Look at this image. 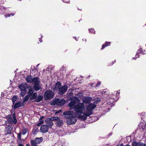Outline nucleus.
<instances>
[{"label":"nucleus","instance_id":"f257e3e1","mask_svg":"<svg viewBox=\"0 0 146 146\" xmlns=\"http://www.w3.org/2000/svg\"><path fill=\"white\" fill-rule=\"evenodd\" d=\"M64 115H65L64 117L67 119L66 122L69 125L75 123L77 119L76 116L74 115V112L73 111H68L63 113Z\"/></svg>","mask_w":146,"mask_h":146},{"label":"nucleus","instance_id":"f03ea898","mask_svg":"<svg viewBox=\"0 0 146 146\" xmlns=\"http://www.w3.org/2000/svg\"><path fill=\"white\" fill-rule=\"evenodd\" d=\"M74 108L76 114H82L85 110L84 104L83 103H78L74 106Z\"/></svg>","mask_w":146,"mask_h":146},{"label":"nucleus","instance_id":"7ed1b4c3","mask_svg":"<svg viewBox=\"0 0 146 146\" xmlns=\"http://www.w3.org/2000/svg\"><path fill=\"white\" fill-rule=\"evenodd\" d=\"M66 102V101L64 99H60L59 98L55 99L54 100H53L51 102V105H56L58 106H62L64 105Z\"/></svg>","mask_w":146,"mask_h":146},{"label":"nucleus","instance_id":"20e7f679","mask_svg":"<svg viewBox=\"0 0 146 146\" xmlns=\"http://www.w3.org/2000/svg\"><path fill=\"white\" fill-rule=\"evenodd\" d=\"M12 118L11 117V115L9 114L6 116L7 120V121L9 123L11 124L14 123L16 124L17 122V121L16 118V114L15 112L12 115Z\"/></svg>","mask_w":146,"mask_h":146},{"label":"nucleus","instance_id":"39448f33","mask_svg":"<svg viewBox=\"0 0 146 146\" xmlns=\"http://www.w3.org/2000/svg\"><path fill=\"white\" fill-rule=\"evenodd\" d=\"M54 95V93L51 90H47L44 94V98L45 100H50L53 98Z\"/></svg>","mask_w":146,"mask_h":146},{"label":"nucleus","instance_id":"423d86ee","mask_svg":"<svg viewBox=\"0 0 146 146\" xmlns=\"http://www.w3.org/2000/svg\"><path fill=\"white\" fill-rule=\"evenodd\" d=\"M43 140V138L41 137L40 138L36 137L34 140H31L30 143L31 146H38L37 144H39Z\"/></svg>","mask_w":146,"mask_h":146},{"label":"nucleus","instance_id":"0eeeda50","mask_svg":"<svg viewBox=\"0 0 146 146\" xmlns=\"http://www.w3.org/2000/svg\"><path fill=\"white\" fill-rule=\"evenodd\" d=\"M68 86L66 84L62 86L58 91V93L60 95L64 94L67 90Z\"/></svg>","mask_w":146,"mask_h":146},{"label":"nucleus","instance_id":"6e6552de","mask_svg":"<svg viewBox=\"0 0 146 146\" xmlns=\"http://www.w3.org/2000/svg\"><path fill=\"white\" fill-rule=\"evenodd\" d=\"M54 120L55 121V124L57 127H61L63 125V122L62 119H60L58 117H54Z\"/></svg>","mask_w":146,"mask_h":146},{"label":"nucleus","instance_id":"1a4fd4ad","mask_svg":"<svg viewBox=\"0 0 146 146\" xmlns=\"http://www.w3.org/2000/svg\"><path fill=\"white\" fill-rule=\"evenodd\" d=\"M25 106V104L22 103L21 101H19L15 103L14 104L12 105V110L14 109L15 111V110L20 107H22Z\"/></svg>","mask_w":146,"mask_h":146},{"label":"nucleus","instance_id":"9d476101","mask_svg":"<svg viewBox=\"0 0 146 146\" xmlns=\"http://www.w3.org/2000/svg\"><path fill=\"white\" fill-rule=\"evenodd\" d=\"M19 87L21 90V95L24 96L26 94L27 92V87L23 84H21L19 86Z\"/></svg>","mask_w":146,"mask_h":146},{"label":"nucleus","instance_id":"9b49d317","mask_svg":"<svg viewBox=\"0 0 146 146\" xmlns=\"http://www.w3.org/2000/svg\"><path fill=\"white\" fill-rule=\"evenodd\" d=\"M54 117L50 118H46L45 120V121L46 122V123L49 127L51 128L53 125V123L52 121H54Z\"/></svg>","mask_w":146,"mask_h":146},{"label":"nucleus","instance_id":"f8f14e48","mask_svg":"<svg viewBox=\"0 0 146 146\" xmlns=\"http://www.w3.org/2000/svg\"><path fill=\"white\" fill-rule=\"evenodd\" d=\"M49 128V127L48 125H43L40 127V130L42 133H45L48 131Z\"/></svg>","mask_w":146,"mask_h":146},{"label":"nucleus","instance_id":"ddd939ff","mask_svg":"<svg viewBox=\"0 0 146 146\" xmlns=\"http://www.w3.org/2000/svg\"><path fill=\"white\" fill-rule=\"evenodd\" d=\"M13 129L12 125H9L5 127V132L7 134H10Z\"/></svg>","mask_w":146,"mask_h":146},{"label":"nucleus","instance_id":"4468645a","mask_svg":"<svg viewBox=\"0 0 146 146\" xmlns=\"http://www.w3.org/2000/svg\"><path fill=\"white\" fill-rule=\"evenodd\" d=\"M96 107V105L93 103H90L86 107L87 111H92V110H94Z\"/></svg>","mask_w":146,"mask_h":146},{"label":"nucleus","instance_id":"2eb2a0df","mask_svg":"<svg viewBox=\"0 0 146 146\" xmlns=\"http://www.w3.org/2000/svg\"><path fill=\"white\" fill-rule=\"evenodd\" d=\"M61 86V84L60 82H57L56 84L54 87L53 88V91H54L57 90L58 91Z\"/></svg>","mask_w":146,"mask_h":146},{"label":"nucleus","instance_id":"dca6fc26","mask_svg":"<svg viewBox=\"0 0 146 146\" xmlns=\"http://www.w3.org/2000/svg\"><path fill=\"white\" fill-rule=\"evenodd\" d=\"M43 96L41 95H39L37 96L36 98L33 100V102H39L43 99Z\"/></svg>","mask_w":146,"mask_h":146},{"label":"nucleus","instance_id":"f3484780","mask_svg":"<svg viewBox=\"0 0 146 146\" xmlns=\"http://www.w3.org/2000/svg\"><path fill=\"white\" fill-rule=\"evenodd\" d=\"M116 102V100L114 97H110L108 100H107V103L109 105L113 104V103Z\"/></svg>","mask_w":146,"mask_h":146},{"label":"nucleus","instance_id":"a211bd4d","mask_svg":"<svg viewBox=\"0 0 146 146\" xmlns=\"http://www.w3.org/2000/svg\"><path fill=\"white\" fill-rule=\"evenodd\" d=\"M132 146H146L145 144L142 143L140 142L134 141L133 143Z\"/></svg>","mask_w":146,"mask_h":146},{"label":"nucleus","instance_id":"6ab92c4d","mask_svg":"<svg viewBox=\"0 0 146 146\" xmlns=\"http://www.w3.org/2000/svg\"><path fill=\"white\" fill-rule=\"evenodd\" d=\"M92 98L89 96L84 97L83 99L84 103H87L90 102L92 100Z\"/></svg>","mask_w":146,"mask_h":146},{"label":"nucleus","instance_id":"aec40b11","mask_svg":"<svg viewBox=\"0 0 146 146\" xmlns=\"http://www.w3.org/2000/svg\"><path fill=\"white\" fill-rule=\"evenodd\" d=\"M111 42H105L103 44L102 46V47L101 48V50L103 49L105 47L110 45Z\"/></svg>","mask_w":146,"mask_h":146},{"label":"nucleus","instance_id":"412c9836","mask_svg":"<svg viewBox=\"0 0 146 146\" xmlns=\"http://www.w3.org/2000/svg\"><path fill=\"white\" fill-rule=\"evenodd\" d=\"M33 88L36 91H38L40 89L41 87L39 84H35L33 86Z\"/></svg>","mask_w":146,"mask_h":146},{"label":"nucleus","instance_id":"4be33fe9","mask_svg":"<svg viewBox=\"0 0 146 146\" xmlns=\"http://www.w3.org/2000/svg\"><path fill=\"white\" fill-rule=\"evenodd\" d=\"M21 132L17 134V142L18 143H21L22 142V139H21Z\"/></svg>","mask_w":146,"mask_h":146},{"label":"nucleus","instance_id":"5701e85b","mask_svg":"<svg viewBox=\"0 0 146 146\" xmlns=\"http://www.w3.org/2000/svg\"><path fill=\"white\" fill-rule=\"evenodd\" d=\"M33 79L31 78V75H29L27 76L26 80L27 83H31L33 82Z\"/></svg>","mask_w":146,"mask_h":146},{"label":"nucleus","instance_id":"b1692460","mask_svg":"<svg viewBox=\"0 0 146 146\" xmlns=\"http://www.w3.org/2000/svg\"><path fill=\"white\" fill-rule=\"evenodd\" d=\"M39 127L36 125L33 128V131L34 134H36V133L39 131V130L38 129Z\"/></svg>","mask_w":146,"mask_h":146},{"label":"nucleus","instance_id":"393cba45","mask_svg":"<svg viewBox=\"0 0 146 146\" xmlns=\"http://www.w3.org/2000/svg\"><path fill=\"white\" fill-rule=\"evenodd\" d=\"M33 82L35 83V84H40V82L39 80V78L36 77L33 79Z\"/></svg>","mask_w":146,"mask_h":146},{"label":"nucleus","instance_id":"a878e982","mask_svg":"<svg viewBox=\"0 0 146 146\" xmlns=\"http://www.w3.org/2000/svg\"><path fill=\"white\" fill-rule=\"evenodd\" d=\"M37 96V93L36 92H35L33 93L31 96L30 98V100H33L35 99Z\"/></svg>","mask_w":146,"mask_h":146},{"label":"nucleus","instance_id":"bb28decb","mask_svg":"<svg viewBox=\"0 0 146 146\" xmlns=\"http://www.w3.org/2000/svg\"><path fill=\"white\" fill-rule=\"evenodd\" d=\"M87 111L83 113V115H86V117L89 116L90 115L92 114L93 111Z\"/></svg>","mask_w":146,"mask_h":146},{"label":"nucleus","instance_id":"cd10ccee","mask_svg":"<svg viewBox=\"0 0 146 146\" xmlns=\"http://www.w3.org/2000/svg\"><path fill=\"white\" fill-rule=\"evenodd\" d=\"M76 101L74 100L71 101V102L69 104L68 106L70 107H74L76 104Z\"/></svg>","mask_w":146,"mask_h":146},{"label":"nucleus","instance_id":"c85d7f7f","mask_svg":"<svg viewBox=\"0 0 146 146\" xmlns=\"http://www.w3.org/2000/svg\"><path fill=\"white\" fill-rule=\"evenodd\" d=\"M143 123V122L141 123L140 125H139V127H140L139 129L141 131H143L144 130V129L145 127V124L143 125H141V124Z\"/></svg>","mask_w":146,"mask_h":146},{"label":"nucleus","instance_id":"c756f323","mask_svg":"<svg viewBox=\"0 0 146 146\" xmlns=\"http://www.w3.org/2000/svg\"><path fill=\"white\" fill-rule=\"evenodd\" d=\"M13 102V104L14 105L15 104V102L17 100V97L16 96H14L11 99Z\"/></svg>","mask_w":146,"mask_h":146},{"label":"nucleus","instance_id":"7c9ffc66","mask_svg":"<svg viewBox=\"0 0 146 146\" xmlns=\"http://www.w3.org/2000/svg\"><path fill=\"white\" fill-rule=\"evenodd\" d=\"M30 96L29 95H26L24 97V99L23 100V103H24L25 102L29 100V97Z\"/></svg>","mask_w":146,"mask_h":146},{"label":"nucleus","instance_id":"2f4dec72","mask_svg":"<svg viewBox=\"0 0 146 146\" xmlns=\"http://www.w3.org/2000/svg\"><path fill=\"white\" fill-rule=\"evenodd\" d=\"M34 91L32 89H29L28 92V95H29L30 96H31L32 94L33 93Z\"/></svg>","mask_w":146,"mask_h":146},{"label":"nucleus","instance_id":"473e14b6","mask_svg":"<svg viewBox=\"0 0 146 146\" xmlns=\"http://www.w3.org/2000/svg\"><path fill=\"white\" fill-rule=\"evenodd\" d=\"M27 131V129L25 128H24L22 129V133H22L23 135H25Z\"/></svg>","mask_w":146,"mask_h":146},{"label":"nucleus","instance_id":"72a5a7b5","mask_svg":"<svg viewBox=\"0 0 146 146\" xmlns=\"http://www.w3.org/2000/svg\"><path fill=\"white\" fill-rule=\"evenodd\" d=\"M89 31L90 33H92L93 34L95 33V31L94 29L93 28H92L91 29H89Z\"/></svg>","mask_w":146,"mask_h":146},{"label":"nucleus","instance_id":"f704fd0d","mask_svg":"<svg viewBox=\"0 0 146 146\" xmlns=\"http://www.w3.org/2000/svg\"><path fill=\"white\" fill-rule=\"evenodd\" d=\"M79 117L80 118H82L84 120H86L87 119V117L86 115H80Z\"/></svg>","mask_w":146,"mask_h":146},{"label":"nucleus","instance_id":"c9c22d12","mask_svg":"<svg viewBox=\"0 0 146 146\" xmlns=\"http://www.w3.org/2000/svg\"><path fill=\"white\" fill-rule=\"evenodd\" d=\"M43 123V120L40 121L36 125L39 127Z\"/></svg>","mask_w":146,"mask_h":146},{"label":"nucleus","instance_id":"e433bc0d","mask_svg":"<svg viewBox=\"0 0 146 146\" xmlns=\"http://www.w3.org/2000/svg\"><path fill=\"white\" fill-rule=\"evenodd\" d=\"M141 116H142V117H141V119L143 120V119L145 117V113H141L139 114Z\"/></svg>","mask_w":146,"mask_h":146},{"label":"nucleus","instance_id":"4c0bfd02","mask_svg":"<svg viewBox=\"0 0 146 146\" xmlns=\"http://www.w3.org/2000/svg\"><path fill=\"white\" fill-rule=\"evenodd\" d=\"M14 15V14L13 13H12L10 14H6L5 15V17L6 18L7 17H10L11 15L12 16H13Z\"/></svg>","mask_w":146,"mask_h":146},{"label":"nucleus","instance_id":"58836bf2","mask_svg":"<svg viewBox=\"0 0 146 146\" xmlns=\"http://www.w3.org/2000/svg\"><path fill=\"white\" fill-rule=\"evenodd\" d=\"M116 62V61L114 60L111 63H110L109 64H108V65L109 66H111L113 64H114Z\"/></svg>","mask_w":146,"mask_h":146},{"label":"nucleus","instance_id":"ea45409f","mask_svg":"<svg viewBox=\"0 0 146 146\" xmlns=\"http://www.w3.org/2000/svg\"><path fill=\"white\" fill-rule=\"evenodd\" d=\"M101 84V82L100 81L99 82L96 84V87H98V86H99Z\"/></svg>","mask_w":146,"mask_h":146},{"label":"nucleus","instance_id":"a19ab883","mask_svg":"<svg viewBox=\"0 0 146 146\" xmlns=\"http://www.w3.org/2000/svg\"><path fill=\"white\" fill-rule=\"evenodd\" d=\"M100 101V99H95L94 102L95 103H97Z\"/></svg>","mask_w":146,"mask_h":146},{"label":"nucleus","instance_id":"79ce46f5","mask_svg":"<svg viewBox=\"0 0 146 146\" xmlns=\"http://www.w3.org/2000/svg\"><path fill=\"white\" fill-rule=\"evenodd\" d=\"M63 2L66 3H68L70 2L69 0H62Z\"/></svg>","mask_w":146,"mask_h":146},{"label":"nucleus","instance_id":"37998d69","mask_svg":"<svg viewBox=\"0 0 146 146\" xmlns=\"http://www.w3.org/2000/svg\"><path fill=\"white\" fill-rule=\"evenodd\" d=\"M43 37V36H42L40 38H39V41L40 42H42V38Z\"/></svg>","mask_w":146,"mask_h":146},{"label":"nucleus","instance_id":"c03bdc74","mask_svg":"<svg viewBox=\"0 0 146 146\" xmlns=\"http://www.w3.org/2000/svg\"><path fill=\"white\" fill-rule=\"evenodd\" d=\"M139 50L140 51L141 53L144 54L143 52V50H142L141 49L140 50Z\"/></svg>","mask_w":146,"mask_h":146},{"label":"nucleus","instance_id":"a18cd8bd","mask_svg":"<svg viewBox=\"0 0 146 146\" xmlns=\"http://www.w3.org/2000/svg\"><path fill=\"white\" fill-rule=\"evenodd\" d=\"M106 91H104V92H102V94H103V95H104H104H105V94H106V95L107 94V93L106 94Z\"/></svg>","mask_w":146,"mask_h":146},{"label":"nucleus","instance_id":"49530a36","mask_svg":"<svg viewBox=\"0 0 146 146\" xmlns=\"http://www.w3.org/2000/svg\"><path fill=\"white\" fill-rule=\"evenodd\" d=\"M18 146H24L23 145L21 144V143H19V144L18 145Z\"/></svg>","mask_w":146,"mask_h":146},{"label":"nucleus","instance_id":"de8ad7c7","mask_svg":"<svg viewBox=\"0 0 146 146\" xmlns=\"http://www.w3.org/2000/svg\"><path fill=\"white\" fill-rule=\"evenodd\" d=\"M44 117L43 116H42V117H40V119H43L44 118Z\"/></svg>","mask_w":146,"mask_h":146},{"label":"nucleus","instance_id":"09e8293b","mask_svg":"<svg viewBox=\"0 0 146 146\" xmlns=\"http://www.w3.org/2000/svg\"><path fill=\"white\" fill-rule=\"evenodd\" d=\"M13 136H12V137H14L15 138V139H16V138H15V136L14 135L13 133Z\"/></svg>","mask_w":146,"mask_h":146},{"label":"nucleus","instance_id":"8fccbe9b","mask_svg":"<svg viewBox=\"0 0 146 146\" xmlns=\"http://www.w3.org/2000/svg\"><path fill=\"white\" fill-rule=\"evenodd\" d=\"M26 146H30V145L29 144H26Z\"/></svg>","mask_w":146,"mask_h":146},{"label":"nucleus","instance_id":"3c124183","mask_svg":"<svg viewBox=\"0 0 146 146\" xmlns=\"http://www.w3.org/2000/svg\"><path fill=\"white\" fill-rule=\"evenodd\" d=\"M119 94V93H117V92L116 93V95H117V96H118Z\"/></svg>","mask_w":146,"mask_h":146},{"label":"nucleus","instance_id":"603ef678","mask_svg":"<svg viewBox=\"0 0 146 146\" xmlns=\"http://www.w3.org/2000/svg\"><path fill=\"white\" fill-rule=\"evenodd\" d=\"M117 146H123V144H121L120 146L117 145Z\"/></svg>","mask_w":146,"mask_h":146},{"label":"nucleus","instance_id":"864d4df0","mask_svg":"<svg viewBox=\"0 0 146 146\" xmlns=\"http://www.w3.org/2000/svg\"><path fill=\"white\" fill-rule=\"evenodd\" d=\"M75 39L76 40H78L77 39V38H75Z\"/></svg>","mask_w":146,"mask_h":146},{"label":"nucleus","instance_id":"5fc2aeb1","mask_svg":"<svg viewBox=\"0 0 146 146\" xmlns=\"http://www.w3.org/2000/svg\"><path fill=\"white\" fill-rule=\"evenodd\" d=\"M39 65V64H38L37 65V66H38Z\"/></svg>","mask_w":146,"mask_h":146},{"label":"nucleus","instance_id":"6e6d98bb","mask_svg":"<svg viewBox=\"0 0 146 146\" xmlns=\"http://www.w3.org/2000/svg\"><path fill=\"white\" fill-rule=\"evenodd\" d=\"M11 113H12V111H11Z\"/></svg>","mask_w":146,"mask_h":146},{"label":"nucleus","instance_id":"4d7b16f0","mask_svg":"<svg viewBox=\"0 0 146 146\" xmlns=\"http://www.w3.org/2000/svg\"><path fill=\"white\" fill-rule=\"evenodd\" d=\"M32 70H33V71H34V70H33V69H32Z\"/></svg>","mask_w":146,"mask_h":146}]
</instances>
